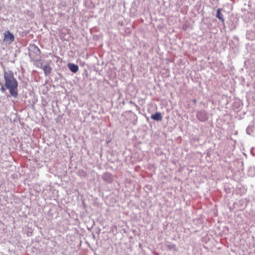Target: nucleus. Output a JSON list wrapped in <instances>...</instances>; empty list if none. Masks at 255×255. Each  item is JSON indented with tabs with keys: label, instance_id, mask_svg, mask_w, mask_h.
Masks as SVG:
<instances>
[{
	"label": "nucleus",
	"instance_id": "nucleus-10",
	"mask_svg": "<svg viewBox=\"0 0 255 255\" xmlns=\"http://www.w3.org/2000/svg\"><path fill=\"white\" fill-rule=\"evenodd\" d=\"M254 126H248L246 129L247 133L249 135H252L254 133Z\"/></svg>",
	"mask_w": 255,
	"mask_h": 255
},
{
	"label": "nucleus",
	"instance_id": "nucleus-3",
	"mask_svg": "<svg viewBox=\"0 0 255 255\" xmlns=\"http://www.w3.org/2000/svg\"><path fill=\"white\" fill-rule=\"evenodd\" d=\"M197 119L201 122L206 121L208 119L207 113L204 111L198 112L196 114Z\"/></svg>",
	"mask_w": 255,
	"mask_h": 255
},
{
	"label": "nucleus",
	"instance_id": "nucleus-1",
	"mask_svg": "<svg viewBox=\"0 0 255 255\" xmlns=\"http://www.w3.org/2000/svg\"><path fill=\"white\" fill-rule=\"evenodd\" d=\"M3 78L5 86L9 91L10 96L14 98L18 97V83L14 76V73L10 70H4Z\"/></svg>",
	"mask_w": 255,
	"mask_h": 255
},
{
	"label": "nucleus",
	"instance_id": "nucleus-9",
	"mask_svg": "<svg viewBox=\"0 0 255 255\" xmlns=\"http://www.w3.org/2000/svg\"><path fill=\"white\" fill-rule=\"evenodd\" d=\"M221 8H218L217 11V14L216 16L218 17L220 20H221L223 22L224 21V18L223 15L221 13Z\"/></svg>",
	"mask_w": 255,
	"mask_h": 255
},
{
	"label": "nucleus",
	"instance_id": "nucleus-15",
	"mask_svg": "<svg viewBox=\"0 0 255 255\" xmlns=\"http://www.w3.org/2000/svg\"><path fill=\"white\" fill-rule=\"evenodd\" d=\"M135 106L136 107H138V106H137V105H135Z\"/></svg>",
	"mask_w": 255,
	"mask_h": 255
},
{
	"label": "nucleus",
	"instance_id": "nucleus-13",
	"mask_svg": "<svg viewBox=\"0 0 255 255\" xmlns=\"http://www.w3.org/2000/svg\"><path fill=\"white\" fill-rule=\"evenodd\" d=\"M6 89H7L5 86V84H4L3 85H2L0 88V90L2 93L5 92Z\"/></svg>",
	"mask_w": 255,
	"mask_h": 255
},
{
	"label": "nucleus",
	"instance_id": "nucleus-5",
	"mask_svg": "<svg viewBox=\"0 0 255 255\" xmlns=\"http://www.w3.org/2000/svg\"><path fill=\"white\" fill-rule=\"evenodd\" d=\"M166 246L167 248L170 251H172L174 252L178 251V249L176 247V245L170 242H167L166 244Z\"/></svg>",
	"mask_w": 255,
	"mask_h": 255
},
{
	"label": "nucleus",
	"instance_id": "nucleus-12",
	"mask_svg": "<svg viewBox=\"0 0 255 255\" xmlns=\"http://www.w3.org/2000/svg\"><path fill=\"white\" fill-rule=\"evenodd\" d=\"M79 175L83 177H86L87 175V174L85 171H84L83 170H80L79 171Z\"/></svg>",
	"mask_w": 255,
	"mask_h": 255
},
{
	"label": "nucleus",
	"instance_id": "nucleus-8",
	"mask_svg": "<svg viewBox=\"0 0 255 255\" xmlns=\"http://www.w3.org/2000/svg\"><path fill=\"white\" fill-rule=\"evenodd\" d=\"M41 68L43 70L45 76H48L51 73L52 70V68L48 65H44L41 67Z\"/></svg>",
	"mask_w": 255,
	"mask_h": 255
},
{
	"label": "nucleus",
	"instance_id": "nucleus-14",
	"mask_svg": "<svg viewBox=\"0 0 255 255\" xmlns=\"http://www.w3.org/2000/svg\"><path fill=\"white\" fill-rule=\"evenodd\" d=\"M193 102L194 104H196L197 103V100L196 99L193 100Z\"/></svg>",
	"mask_w": 255,
	"mask_h": 255
},
{
	"label": "nucleus",
	"instance_id": "nucleus-11",
	"mask_svg": "<svg viewBox=\"0 0 255 255\" xmlns=\"http://www.w3.org/2000/svg\"><path fill=\"white\" fill-rule=\"evenodd\" d=\"M33 49H34V53L37 55H40V54H41V51H40V50L38 48V47L36 46H34L33 47Z\"/></svg>",
	"mask_w": 255,
	"mask_h": 255
},
{
	"label": "nucleus",
	"instance_id": "nucleus-2",
	"mask_svg": "<svg viewBox=\"0 0 255 255\" xmlns=\"http://www.w3.org/2000/svg\"><path fill=\"white\" fill-rule=\"evenodd\" d=\"M14 41L13 34L9 30L5 31L4 33L3 41L8 44L12 43Z\"/></svg>",
	"mask_w": 255,
	"mask_h": 255
},
{
	"label": "nucleus",
	"instance_id": "nucleus-6",
	"mask_svg": "<svg viewBox=\"0 0 255 255\" xmlns=\"http://www.w3.org/2000/svg\"><path fill=\"white\" fill-rule=\"evenodd\" d=\"M68 67L70 71L73 73L77 72L79 70L78 66L73 63H69L68 64Z\"/></svg>",
	"mask_w": 255,
	"mask_h": 255
},
{
	"label": "nucleus",
	"instance_id": "nucleus-7",
	"mask_svg": "<svg viewBox=\"0 0 255 255\" xmlns=\"http://www.w3.org/2000/svg\"><path fill=\"white\" fill-rule=\"evenodd\" d=\"M151 118L155 121H160L162 120V116L160 112H156L151 116Z\"/></svg>",
	"mask_w": 255,
	"mask_h": 255
},
{
	"label": "nucleus",
	"instance_id": "nucleus-4",
	"mask_svg": "<svg viewBox=\"0 0 255 255\" xmlns=\"http://www.w3.org/2000/svg\"><path fill=\"white\" fill-rule=\"evenodd\" d=\"M102 179L105 182H106L108 183H112L113 180L112 175L109 172H106V173H104L102 175Z\"/></svg>",
	"mask_w": 255,
	"mask_h": 255
}]
</instances>
